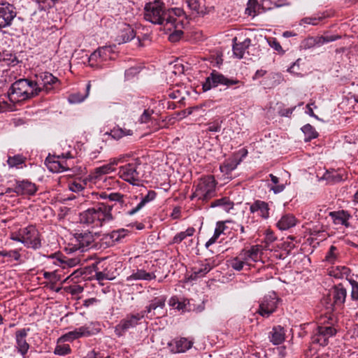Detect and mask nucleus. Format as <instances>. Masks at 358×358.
I'll use <instances>...</instances> for the list:
<instances>
[{
	"label": "nucleus",
	"mask_w": 358,
	"mask_h": 358,
	"mask_svg": "<svg viewBox=\"0 0 358 358\" xmlns=\"http://www.w3.org/2000/svg\"><path fill=\"white\" fill-rule=\"evenodd\" d=\"M91 88V85L88 83L86 85L85 92L84 94H81L80 92H75L72 93L69 96V103H80L84 101L89 96L90 91Z\"/></svg>",
	"instance_id": "35"
},
{
	"label": "nucleus",
	"mask_w": 358,
	"mask_h": 358,
	"mask_svg": "<svg viewBox=\"0 0 358 358\" xmlns=\"http://www.w3.org/2000/svg\"><path fill=\"white\" fill-rule=\"evenodd\" d=\"M270 341L274 345L282 343L285 338V329L280 326L274 327L269 334Z\"/></svg>",
	"instance_id": "31"
},
{
	"label": "nucleus",
	"mask_w": 358,
	"mask_h": 358,
	"mask_svg": "<svg viewBox=\"0 0 358 358\" xmlns=\"http://www.w3.org/2000/svg\"><path fill=\"white\" fill-rule=\"evenodd\" d=\"M333 303L331 306L341 307L346 299L347 290L341 284H338L334 287L332 291Z\"/></svg>",
	"instance_id": "24"
},
{
	"label": "nucleus",
	"mask_w": 358,
	"mask_h": 358,
	"mask_svg": "<svg viewBox=\"0 0 358 358\" xmlns=\"http://www.w3.org/2000/svg\"><path fill=\"white\" fill-rule=\"evenodd\" d=\"M93 241L92 232H75L69 236V254L71 252L80 250L83 252Z\"/></svg>",
	"instance_id": "7"
},
{
	"label": "nucleus",
	"mask_w": 358,
	"mask_h": 358,
	"mask_svg": "<svg viewBox=\"0 0 358 358\" xmlns=\"http://www.w3.org/2000/svg\"><path fill=\"white\" fill-rule=\"evenodd\" d=\"M240 162L241 159H238L237 157L229 159L220 166V170L222 172L228 173L236 169Z\"/></svg>",
	"instance_id": "38"
},
{
	"label": "nucleus",
	"mask_w": 358,
	"mask_h": 358,
	"mask_svg": "<svg viewBox=\"0 0 358 358\" xmlns=\"http://www.w3.org/2000/svg\"><path fill=\"white\" fill-rule=\"evenodd\" d=\"M185 12L180 8L166 9L163 0H154L147 3L144 8V17L152 24L165 26L173 17H183Z\"/></svg>",
	"instance_id": "1"
},
{
	"label": "nucleus",
	"mask_w": 358,
	"mask_h": 358,
	"mask_svg": "<svg viewBox=\"0 0 358 358\" xmlns=\"http://www.w3.org/2000/svg\"><path fill=\"white\" fill-rule=\"evenodd\" d=\"M195 232V229L189 227L185 231L178 233L173 238V243H180L189 236H192Z\"/></svg>",
	"instance_id": "42"
},
{
	"label": "nucleus",
	"mask_w": 358,
	"mask_h": 358,
	"mask_svg": "<svg viewBox=\"0 0 358 358\" xmlns=\"http://www.w3.org/2000/svg\"><path fill=\"white\" fill-rule=\"evenodd\" d=\"M176 349L175 352H184L191 348L192 343L185 338H180L174 341Z\"/></svg>",
	"instance_id": "40"
},
{
	"label": "nucleus",
	"mask_w": 358,
	"mask_h": 358,
	"mask_svg": "<svg viewBox=\"0 0 358 358\" xmlns=\"http://www.w3.org/2000/svg\"><path fill=\"white\" fill-rule=\"evenodd\" d=\"M83 291V287L80 285H69V293H70L73 297L76 299H79L77 297V295Z\"/></svg>",
	"instance_id": "54"
},
{
	"label": "nucleus",
	"mask_w": 358,
	"mask_h": 358,
	"mask_svg": "<svg viewBox=\"0 0 358 358\" xmlns=\"http://www.w3.org/2000/svg\"><path fill=\"white\" fill-rule=\"evenodd\" d=\"M83 274V273L82 271H80L78 269H76L72 273H71V275H69V280L74 281L76 278L81 277Z\"/></svg>",
	"instance_id": "64"
},
{
	"label": "nucleus",
	"mask_w": 358,
	"mask_h": 358,
	"mask_svg": "<svg viewBox=\"0 0 358 358\" xmlns=\"http://www.w3.org/2000/svg\"><path fill=\"white\" fill-rule=\"evenodd\" d=\"M31 80L21 78L12 84L8 92L10 101L15 103L38 95Z\"/></svg>",
	"instance_id": "3"
},
{
	"label": "nucleus",
	"mask_w": 358,
	"mask_h": 358,
	"mask_svg": "<svg viewBox=\"0 0 358 358\" xmlns=\"http://www.w3.org/2000/svg\"><path fill=\"white\" fill-rule=\"evenodd\" d=\"M45 164L50 171L60 173L66 170V162L59 160V156H50L46 157Z\"/></svg>",
	"instance_id": "21"
},
{
	"label": "nucleus",
	"mask_w": 358,
	"mask_h": 358,
	"mask_svg": "<svg viewBox=\"0 0 358 358\" xmlns=\"http://www.w3.org/2000/svg\"><path fill=\"white\" fill-rule=\"evenodd\" d=\"M250 39L245 38L243 42L236 43L233 45L234 55L238 59L242 58L245 50L250 46Z\"/></svg>",
	"instance_id": "37"
},
{
	"label": "nucleus",
	"mask_w": 358,
	"mask_h": 358,
	"mask_svg": "<svg viewBox=\"0 0 358 358\" xmlns=\"http://www.w3.org/2000/svg\"><path fill=\"white\" fill-rule=\"evenodd\" d=\"M29 331V329H21L15 333L16 348L23 358L25 357V355L29 349V345L26 340Z\"/></svg>",
	"instance_id": "18"
},
{
	"label": "nucleus",
	"mask_w": 358,
	"mask_h": 358,
	"mask_svg": "<svg viewBox=\"0 0 358 358\" xmlns=\"http://www.w3.org/2000/svg\"><path fill=\"white\" fill-rule=\"evenodd\" d=\"M132 134V130L122 128H114L110 131L111 136L115 139H119L124 136H131Z\"/></svg>",
	"instance_id": "48"
},
{
	"label": "nucleus",
	"mask_w": 358,
	"mask_h": 358,
	"mask_svg": "<svg viewBox=\"0 0 358 358\" xmlns=\"http://www.w3.org/2000/svg\"><path fill=\"white\" fill-rule=\"evenodd\" d=\"M212 266L208 262L195 265L192 269V273L189 278L192 280H196L203 277L212 269Z\"/></svg>",
	"instance_id": "30"
},
{
	"label": "nucleus",
	"mask_w": 358,
	"mask_h": 358,
	"mask_svg": "<svg viewBox=\"0 0 358 358\" xmlns=\"http://www.w3.org/2000/svg\"><path fill=\"white\" fill-rule=\"evenodd\" d=\"M136 36L134 29L127 24H122L119 28L118 35L116 37V41L120 44L129 42Z\"/></svg>",
	"instance_id": "25"
},
{
	"label": "nucleus",
	"mask_w": 358,
	"mask_h": 358,
	"mask_svg": "<svg viewBox=\"0 0 358 358\" xmlns=\"http://www.w3.org/2000/svg\"><path fill=\"white\" fill-rule=\"evenodd\" d=\"M67 341V334L61 336L57 341V345L55 349V353L58 355L67 354V346L64 343Z\"/></svg>",
	"instance_id": "43"
},
{
	"label": "nucleus",
	"mask_w": 358,
	"mask_h": 358,
	"mask_svg": "<svg viewBox=\"0 0 358 358\" xmlns=\"http://www.w3.org/2000/svg\"><path fill=\"white\" fill-rule=\"evenodd\" d=\"M85 183H84L81 180H73L70 181L69 180V190L73 192H77V195H75L74 194H69V201H73L77 199V202L79 204H81L85 201L84 195L83 194H80V192H81L84 189V185Z\"/></svg>",
	"instance_id": "17"
},
{
	"label": "nucleus",
	"mask_w": 358,
	"mask_h": 358,
	"mask_svg": "<svg viewBox=\"0 0 358 358\" xmlns=\"http://www.w3.org/2000/svg\"><path fill=\"white\" fill-rule=\"evenodd\" d=\"M138 196H135L134 199L124 197L122 194L120 193H110L108 195V198L110 201H119L121 203L122 205H124L125 206V212L127 209L130 208L131 207L133 203L131 201L132 199H138Z\"/></svg>",
	"instance_id": "34"
},
{
	"label": "nucleus",
	"mask_w": 358,
	"mask_h": 358,
	"mask_svg": "<svg viewBox=\"0 0 358 358\" xmlns=\"http://www.w3.org/2000/svg\"><path fill=\"white\" fill-rule=\"evenodd\" d=\"M216 181L214 176H206L201 178L192 197H198L199 199L208 200L215 195Z\"/></svg>",
	"instance_id": "4"
},
{
	"label": "nucleus",
	"mask_w": 358,
	"mask_h": 358,
	"mask_svg": "<svg viewBox=\"0 0 358 358\" xmlns=\"http://www.w3.org/2000/svg\"><path fill=\"white\" fill-rule=\"evenodd\" d=\"M352 287L350 297L354 301H358V282L355 280H348Z\"/></svg>",
	"instance_id": "56"
},
{
	"label": "nucleus",
	"mask_w": 358,
	"mask_h": 358,
	"mask_svg": "<svg viewBox=\"0 0 358 358\" xmlns=\"http://www.w3.org/2000/svg\"><path fill=\"white\" fill-rule=\"evenodd\" d=\"M322 179L327 180L328 182L336 183L342 180V176L336 171H326Z\"/></svg>",
	"instance_id": "46"
},
{
	"label": "nucleus",
	"mask_w": 358,
	"mask_h": 358,
	"mask_svg": "<svg viewBox=\"0 0 358 358\" xmlns=\"http://www.w3.org/2000/svg\"><path fill=\"white\" fill-rule=\"evenodd\" d=\"M185 2L192 15L203 16L208 13L204 3L199 0H185Z\"/></svg>",
	"instance_id": "28"
},
{
	"label": "nucleus",
	"mask_w": 358,
	"mask_h": 358,
	"mask_svg": "<svg viewBox=\"0 0 358 358\" xmlns=\"http://www.w3.org/2000/svg\"><path fill=\"white\" fill-rule=\"evenodd\" d=\"M221 129V124L217 122H215L213 123H210L208 124V127L207 128V131L210 132H218Z\"/></svg>",
	"instance_id": "60"
},
{
	"label": "nucleus",
	"mask_w": 358,
	"mask_h": 358,
	"mask_svg": "<svg viewBox=\"0 0 358 358\" xmlns=\"http://www.w3.org/2000/svg\"><path fill=\"white\" fill-rule=\"evenodd\" d=\"M57 81L58 79L53 76L52 74L48 72H42L35 75V80H33V85L38 95L43 90L48 91L50 89L49 86L55 84Z\"/></svg>",
	"instance_id": "14"
},
{
	"label": "nucleus",
	"mask_w": 358,
	"mask_h": 358,
	"mask_svg": "<svg viewBox=\"0 0 358 358\" xmlns=\"http://www.w3.org/2000/svg\"><path fill=\"white\" fill-rule=\"evenodd\" d=\"M157 193L153 190L148 192L147 194L144 196H141L140 201L136 206L133 207V205L130 208L126 211V215H133L141 210L147 203L154 201L156 198Z\"/></svg>",
	"instance_id": "23"
},
{
	"label": "nucleus",
	"mask_w": 358,
	"mask_h": 358,
	"mask_svg": "<svg viewBox=\"0 0 358 358\" xmlns=\"http://www.w3.org/2000/svg\"><path fill=\"white\" fill-rule=\"evenodd\" d=\"M126 236V231L124 229H120L113 231L110 234V238L113 241H120L122 238Z\"/></svg>",
	"instance_id": "58"
},
{
	"label": "nucleus",
	"mask_w": 358,
	"mask_h": 358,
	"mask_svg": "<svg viewBox=\"0 0 358 358\" xmlns=\"http://www.w3.org/2000/svg\"><path fill=\"white\" fill-rule=\"evenodd\" d=\"M165 301L164 297H156L150 301L149 306L146 307V310L143 312H145V314H149L153 311V315L158 314L164 316L165 313L163 312V309L165 306Z\"/></svg>",
	"instance_id": "26"
},
{
	"label": "nucleus",
	"mask_w": 358,
	"mask_h": 358,
	"mask_svg": "<svg viewBox=\"0 0 358 358\" xmlns=\"http://www.w3.org/2000/svg\"><path fill=\"white\" fill-rule=\"evenodd\" d=\"M141 164L138 162L127 164L120 168V178L133 185H138L143 175L140 171Z\"/></svg>",
	"instance_id": "6"
},
{
	"label": "nucleus",
	"mask_w": 358,
	"mask_h": 358,
	"mask_svg": "<svg viewBox=\"0 0 358 358\" xmlns=\"http://www.w3.org/2000/svg\"><path fill=\"white\" fill-rule=\"evenodd\" d=\"M234 202L231 201L228 197H222L216 199L210 203L211 208L220 207L226 212H229L231 209L234 208Z\"/></svg>",
	"instance_id": "36"
},
{
	"label": "nucleus",
	"mask_w": 358,
	"mask_h": 358,
	"mask_svg": "<svg viewBox=\"0 0 358 358\" xmlns=\"http://www.w3.org/2000/svg\"><path fill=\"white\" fill-rule=\"evenodd\" d=\"M229 266H231L233 269L240 271L243 269L244 266L246 264L239 257V256H236L230 260L228 261Z\"/></svg>",
	"instance_id": "49"
},
{
	"label": "nucleus",
	"mask_w": 358,
	"mask_h": 358,
	"mask_svg": "<svg viewBox=\"0 0 358 358\" xmlns=\"http://www.w3.org/2000/svg\"><path fill=\"white\" fill-rule=\"evenodd\" d=\"M110 49L108 47L98 48L89 57V64L94 68H103L105 62L109 59Z\"/></svg>",
	"instance_id": "15"
},
{
	"label": "nucleus",
	"mask_w": 358,
	"mask_h": 358,
	"mask_svg": "<svg viewBox=\"0 0 358 358\" xmlns=\"http://www.w3.org/2000/svg\"><path fill=\"white\" fill-rule=\"evenodd\" d=\"M337 258V248L334 245H331L325 256V260L330 264H334Z\"/></svg>",
	"instance_id": "51"
},
{
	"label": "nucleus",
	"mask_w": 358,
	"mask_h": 358,
	"mask_svg": "<svg viewBox=\"0 0 358 358\" xmlns=\"http://www.w3.org/2000/svg\"><path fill=\"white\" fill-rule=\"evenodd\" d=\"M120 160L113 159L110 163L97 167L94 169L93 177L96 180H102V177L106 175L113 172Z\"/></svg>",
	"instance_id": "27"
},
{
	"label": "nucleus",
	"mask_w": 358,
	"mask_h": 358,
	"mask_svg": "<svg viewBox=\"0 0 358 358\" xmlns=\"http://www.w3.org/2000/svg\"><path fill=\"white\" fill-rule=\"evenodd\" d=\"M335 40H336V38H334L333 36H320L316 39L315 43H316V44L321 45L324 43H329L331 41H334Z\"/></svg>",
	"instance_id": "59"
},
{
	"label": "nucleus",
	"mask_w": 358,
	"mask_h": 358,
	"mask_svg": "<svg viewBox=\"0 0 358 358\" xmlns=\"http://www.w3.org/2000/svg\"><path fill=\"white\" fill-rule=\"evenodd\" d=\"M185 14L183 17H173V20H171L169 24H166L164 27L168 30L172 31L169 36V39L171 42L178 41L183 34L182 29L184 28V20Z\"/></svg>",
	"instance_id": "13"
},
{
	"label": "nucleus",
	"mask_w": 358,
	"mask_h": 358,
	"mask_svg": "<svg viewBox=\"0 0 358 358\" xmlns=\"http://www.w3.org/2000/svg\"><path fill=\"white\" fill-rule=\"evenodd\" d=\"M90 335V331L87 327H80L73 331H69V341L76 339L81 336H87Z\"/></svg>",
	"instance_id": "41"
},
{
	"label": "nucleus",
	"mask_w": 358,
	"mask_h": 358,
	"mask_svg": "<svg viewBox=\"0 0 358 358\" xmlns=\"http://www.w3.org/2000/svg\"><path fill=\"white\" fill-rule=\"evenodd\" d=\"M239 84L243 85L241 81L237 79L229 78L216 70H213L203 83V90L206 92L219 85L229 87L234 85Z\"/></svg>",
	"instance_id": "5"
},
{
	"label": "nucleus",
	"mask_w": 358,
	"mask_h": 358,
	"mask_svg": "<svg viewBox=\"0 0 358 358\" xmlns=\"http://www.w3.org/2000/svg\"><path fill=\"white\" fill-rule=\"evenodd\" d=\"M112 207L101 203L80 213V222L92 229L99 228L113 220Z\"/></svg>",
	"instance_id": "2"
},
{
	"label": "nucleus",
	"mask_w": 358,
	"mask_h": 358,
	"mask_svg": "<svg viewBox=\"0 0 358 358\" xmlns=\"http://www.w3.org/2000/svg\"><path fill=\"white\" fill-rule=\"evenodd\" d=\"M25 162V157L22 155H17L13 157H8L7 163L10 168L16 167L18 168L20 165L24 164Z\"/></svg>",
	"instance_id": "47"
},
{
	"label": "nucleus",
	"mask_w": 358,
	"mask_h": 358,
	"mask_svg": "<svg viewBox=\"0 0 358 358\" xmlns=\"http://www.w3.org/2000/svg\"><path fill=\"white\" fill-rule=\"evenodd\" d=\"M37 188L34 183L29 180L16 181L13 192L18 195L29 194L33 195Z\"/></svg>",
	"instance_id": "20"
},
{
	"label": "nucleus",
	"mask_w": 358,
	"mask_h": 358,
	"mask_svg": "<svg viewBox=\"0 0 358 358\" xmlns=\"http://www.w3.org/2000/svg\"><path fill=\"white\" fill-rule=\"evenodd\" d=\"M260 253V246L255 245L251 246L249 249H243L238 255L244 262L247 266H250L251 265V262H256L259 260Z\"/></svg>",
	"instance_id": "16"
},
{
	"label": "nucleus",
	"mask_w": 358,
	"mask_h": 358,
	"mask_svg": "<svg viewBox=\"0 0 358 358\" xmlns=\"http://www.w3.org/2000/svg\"><path fill=\"white\" fill-rule=\"evenodd\" d=\"M336 334V329L330 326H317L311 336L313 343L322 346L328 344L329 338Z\"/></svg>",
	"instance_id": "10"
},
{
	"label": "nucleus",
	"mask_w": 358,
	"mask_h": 358,
	"mask_svg": "<svg viewBox=\"0 0 358 358\" xmlns=\"http://www.w3.org/2000/svg\"><path fill=\"white\" fill-rule=\"evenodd\" d=\"M329 275L337 279H347L350 274V269L344 266L331 267L329 269Z\"/></svg>",
	"instance_id": "33"
},
{
	"label": "nucleus",
	"mask_w": 358,
	"mask_h": 358,
	"mask_svg": "<svg viewBox=\"0 0 358 358\" xmlns=\"http://www.w3.org/2000/svg\"><path fill=\"white\" fill-rule=\"evenodd\" d=\"M260 6L257 0H249L248 7L245 9V13L250 16L255 17L259 13Z\"/></svg>",
	"instance_id": "44"
},
{
	"label": "nucleus",
	"mask_w": 358,
	"mask_h": 358,
	"mask_svg": "<svg viewBox=\"0 0 358 358\" xmlns=\"http://www.w3.org/2000/svg\"><path fill=\"white\" fill-rule=\"evenodd\" d=\"M145 317V312L130 313L126 315L124 318L120 320L115 328V334L120 337L123 336L130 329L136 327L140 321Z\"/></svg>",
	"instance_id": "8"
},
{
	"label": "nucleus",
	"mask_w": 358,
	"mask_h": 358,
	"mask_svg": "<svg viewBox=\"0 0 358 358\" xmlns=\"http://www.w3.org/2000/svg\"><path fill=\"white\" fill-rule=\"evenodd\" d=\"M16 16L15 6L8 2H2L0 6V30L10 27Z\"/></svg>",
	"instance_id": "11"
},
{
	"label": "nucleus",
	"mask_w": 358,
	"mask_h": 358,
	"mask_svg": "<svg viewBox=\"0 0 358 358\" xmlns=\"http://www.w3.org/2000/svg\"><path fill=\"white\" fill-rule=\"evenodd\" d=\"M20 236L22 238V243L27 248L37 249L41 247L39 233L36 227L29 225L20 229Z\"/></svg>",
	"instance_id": "9"
},
{
	"label": "nucleus",
	"mask_w": 358,
	"mask_h": 358,
	"mask_svg": "<svg viewBox=\"0 0 358 358\" xmlns=\"http://www.w3.org/2000/svg\"><path fill=\"white\" fill-rule=\"evenodd\" d=\"M250 211L253 214H257V216L263 219H268L269 217L270 208L268 203L256 200L250 206Z\"/></svg>",
	"instance_id": "19"
},
{
	"label": "nucleus",
	"mask_w": 358,
	"mask_h": 358,
	"mask_svg": "<svg viewBox=\"0 0 358 358\" xmlns=\"http://www.w3.org/2000/svg\"><path fill=\"white\" fill-rule=\"evenodd\" d=\"M319 19L316 17H304L301 20L300 24H308L316 25L317 24Z\"/></svg>",
	"instance_id": "63"
},
{
	"label": "nucleus",
	"mask_w": 358,
	"mask_h": 358,
	"mask_svg": "<svg viewBox=\"0 0 358 358\" xmlns=\"http://www.w3.org/2000/svg\"><path fill=\"white\" fill-rule=\"evenodd\" d=\"M302 131L306 136L305 141H309L317 136V132L315 131L314 127L310 124L304 125L301 128Z\"/></svg>",
	"instance_id": "45"
},
{
	"label": "nucleus",
	"mask_w": 358,
	"mask_h": 358,
	"mask_svg": "<svg viewBox=\"0 0 358 358\" xmlns=\"http://www.w3.org/2000/svg\"><path fill=\"white\" fill-rule=\"evenodd\" d=\"M269 177L271 178L272 182L274 184L273 186L270 187V189L272 190L275 194L282 192L285 189V185L283 184H278L279 178L273 174H270Z\"/></svg>",
	"instance_id": "50"
},
{
	"label": "nucleus",
	"mask_w": 358,
	"mask_h": 358,
	"mask_svg": "<svg viewBox=\"0 0 358 358\" xmlns=\"http://www.w3.org/2000/svg\"><path fill=\"white\" fill-rule=\"evenodd\" d=\"M0 256L10 257L16 261H19L21 257V255L17 250H2L0 251Z\"/></svg>",
	"instance_id": "55"
},
{
	"label": "nucleus",
	"mask_w": 358,
	"mask_h": 358,
	"mask_svg": "<svg viewBox=\"0 0 358 358\" xmlns=\"http://www.w3.org/2000/svg\"><path fill=\"white\" fill-rule=\"evenodd\" d=\"M156 275L154 272H147L143 268H137L134 270L132 273L127 278V281L133 280H146L150 281L155 279Z\"/></svg>",
	"instance_id": "29"
},
{
	"label": "nucleus",
	"mask_w": 358,
	"mask_h": 358,
	"mask_svg": "<svg viewBox=\"0 0 358 358\" xmlns=\"http://www.w3.org/2000/svg\"><path fill=\"white\" fill-rule=\"evenodd\" d=\"M3 61L6 62L7 64H16L18 61L15 54H13L10 51L3 50Z\"/></svg>",
	"instance_id": "52"
},
{
	"label": "nucleus",
	"mask_w": 358,
	"mask_h": 358,
	"mask_svg": "<svg viewBox=\"0 0 358 358\" xmlns=\"http://www.w3.org/2000/svg\"><path fill=\"white\" fill-rule=\"evenodd\" d=\"M296 224L295 217L292 214H285L277 222V227L280 230H287Z\"/></svg>",
	"instance_id": "32"
},
{
	"label": "nucleus",
	"mask_w": 358,
	"mask_h": 358,
	"mask_svg": "<svg viewBox=\"0 0 358 358\" xmlns=\"http://www.w3.org/2000/svg\"><path fill=\"white\" fill-rule=\"evenodd\" d=\"M154 113L153 110L151 109H145L144 110L143 114L140 116L138 119V122L141 124H146L150 122L152 120V115Z\"/></svg>",
	"instance_id": "53"
},
{
	"label": "nucleus",
	"mask_w": 358,
	"mask_h": 358,
	"mask_svg": "<svg viewBox=\"0 0 358 358\" xmlns=\"http://www.w3.org/2000/svg\"><path fill=\"white\" fill-rule=\"evenodd\" d=\"M268 42L269 45L274 50H275L278 52L282 50L281 45H280V43L275 38H270L268 41Z\"/></svg>",
	"instance_id": "61"
},
{
	"label": "nucleus",
	"mask_w": 358,
	"mask_h": 358,
	"mask_svg": "<svg viewBox=\"0 0 358 358\" xmlns=\"http://www.w3.org/2000/svg\"><path fill=\"white\" fill-rule=\"evenodd\" d=\"M335 225H343L346 228L350 227L349 220L352 215L344 210L338 211H331L328 213Z\"/></svg>",
	"instance_id": "22"
},
{
	"label": "nucleus",
	"mask_w": 358,
	"mask_h": 358,
	"mask_svg": "<svg viewBox=\"0 0 358 358\" xmlns=\"http://www.w3.org/2000/svg\"><path fill=\"white\" fill-rule=\"evenodd\" d=\"M278 298L275 292L264 296L259 303L258 313L264 317H269L276 309Z\"/></svg>",
	"instance_id": "12"
},
{
	"label": "nucleus",
	"mask_w": 358,
	"mask_h": 358,
	"mask_svg": "<svg viewBox=\"0 0 358 358\" xmlns=\"http://www.w3.org/2000/svg\"><path fill=\"white\" fill-rule=\"evenodd\" d=\"M85 173V169L81 166H76L71 169L69 167V178L73 176H81Z\"/></svg>",
	"instance_id": "57"
},
{
	"label": "nucleus",
	"mask_w": 358,
	"mask_h": 358,
	"mask_svg": "<svg viewBox=\"0 0 358 358\" xmlns=\"http://www.w3.org/2000/svg\"><path fill=\"white\" fill-rule=\"evenodd\" d=\"M296 107L290 108H280L278 110V114L282 117H289Z\"/></svg>",
	"instance_id": "62"
},
{
	"label": "nucleus",
	"mask_w": 358,
	"mask_h": 358,
	"mask_svg": "<svg viewBox=\"0 0 358 358\" xmlns=\"http://www.w3.org/2000/svg\"><path fill=\"white\" fill-rule=\"evenodd\" d=\"M226 229V226L223 222H217L216 228L214 231L213 236L206 242V247L208 248L212 244L215 243L220 236L224 233Z\"/></svg>",
	"instance_id": "39"
}]
</instances>
